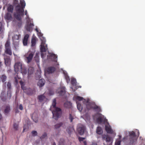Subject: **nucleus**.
I'll return each instance as SVG.
<instances>
[{"mask_svg":"<svg viewBox=\"0 0 145 145\" xmlns=\"http://www.w3.org/2000/svg\"><path fill=\"white\" fill-rule=\"evenodd\" d=\"M56 99H54L51 108H52H52H54L52 111L53 118L56 120H57L61 115L62 113L61 109L56 107Z\"/></svg>","mask_w":145,"mask_h":145,"instance_id":"f257e3e1","label":"nucleus"},{"mask_svg":"<svg viewBox=\"0 0 145 145\" xmlns=\"http://www.w3.org/2000/svg\"><path fill=\"white\" fill-rule=\"evenodd\" d=\"M84 100L85 101L83 102L86 105V108L88 110L93 109L98 112L101 111V109L99 106L93 103L90 102L89 100L86 101Z\"/></svg>","mask_w":145,"mask_h":145,"instance_id":"f03ea898","label":"nucleus"},{"mask_svg":"<svg viewBox=\"0 0 145 145\" xmlns=\"http://www.w3.org/2000/svg\"><path fill=\"white\" fill-rule=\"evenodd\" d=\"M99 114L96 120L97 123L99 124H104L105 127H111L106 118L101 114Z\"/></svg>","mask_w":145,"mask_h":145,"instance_id":"7ed1b4c3","label":"nucleus"},{"mask_svg":"<svg viewBox=\"0 0 145 145\" xmlns=\"http://www.w3.org/2000/svg\"><path fill=\"white\" fill-rule=\"evenodd\" d=\"M20 5L21 7L19 5L16 6L15 8L16 13L20 14L22 16L24 15V9L25 6V3L24 0L20 1Z\"/></svg>","mask_w":145,"mask_h":145,"instance_id":"20e7f679","label":"nucleus"},{"mask_svg":"<svg viewBox=\"0 0 145 145\" xmlns=\"http://www.w3.org/2000/svg\"><path fill=\"white\" fill-rule=\"evenodd\" d=\"M5 53L9 56H11L12 53L10 46V42L9 40H7L5 43Z\"/></svg>","mask_w":145,"mask_h":145,"instance_id":"39448f33","label":"nucleus"},{"mask_svg":"<svg viewBox=\"0 0 145 145\" xmlns=\"http://www.w3.org/2000/svg\"><path fill=\"white\" fill-rule=\"evenodd\" d=\"M32 19L28 18L27 20L26 30L28 31H30L32 29V27L34 26Z\"/></svg>","mask_w":145,"mask_h":145,"instance_id":"423d86ee","label":"nucleus"},{"mask_svg":"<svg viewBox=\"0 0 145 145\" xmlns=\"http://www.w3.org/2000/svg\"><path fill=\"white\" fill-rule=\"evenodd\" d=\"M23 65L20 62H18L16 63L14 65V69L15 72L17 73L18 71H20L22 69Z\"/></svg>","mask_w":145,"mask_h":145,"instance_id":"0eeeda50","label":"nucleus"},{"mask_svg":"<svg viewBox=\"0 0 145 145\" xmlns=\"http://www.w3.org/2000/svg\"><path fill=\"white\" fill-rule=\"evenodd\" d=\"M14 17L18 21H19L18 23V25L19 27H20L22 25V22L21 16H22L20 14L18 13H14Z\"/></svg>","mask_w":145,"mask_h":145,"instance_id":"6e6552de","label":"nucleus"},{"mask_svg":"<svg viewBox=\"0 0 145 145\" xmlns=\"http://www.w3.org/2000/svg\"><path fill=\"white\" fill-rule=\"evenodd\" d=\"M34 55V53L31 51L28 52L27 53L26 55V57L27 60V62L28 63H29L31 61Z\"/></svg>","mask_w":145,"mask_h":145,"instance_id":"1a4fd4ad","label":"nucleus"},{"mask_svg":"<svg viewBox=\"0 0 145 145\" xmlns=\"http://www.w3.org/2000/svg\"><path fill=\"white\" fill-rule=\"evenodd\" d=\"M85 127H77L76 129V132L80 135H82L86 132Z\"/></svg>","mask_w":145,"mask_h":145,"instance_id":"9d476101","label":"nucleus"},{"mask_svg":"<svg viewBox=\"0 0 145 145\" xmlns=\"http://www.w3.org/2000/svg\"><path fill=\"white\" fill-rule=\"evenodd\" d=\"M45 41H43L40 45V50L41 52H45L46 51V48H47L46 45H45Z\"/></svg>","mask_w":145,"mask_h":145,"instance_id":"9b49d317","label":"nucleus"},{"mask_svg":"<svg viewBox=\"0 0 145 145\" xmlns=\"http://www.w3.org/2000/svg\"><path fill=\"white\" fill-rule=\"evenodd\" d=\"M4 59L5 60V64L6 66L9 65L10 63V57L5 56L4 57Z\"/></svg>","mask_w":145,"mask_h":145,"instance_id":"f8f14e48","label":"nucleus"},{"mask_svg":"<svg viewBox=\"0 0 145 145\" xmlns=\"http://www.w3.org/2000/svg\"><path fill=\"white\" fill-rule=\"evenodd\" d=\"M55 67H48L46 69V71L48 73H52L56 70Z\"/></svg>","mask_w":145,"mask_h":145,"instance_id":"ddd939ff","label":"nucleus"},{"mask_svg":"<svg viewBox=\"0 0 145 145\" xmlns=\"http://www.w3.org/2000/svg\"><path fill=\"white\" fill-rule=\"evenodd\" d=\"M45 83V80L44 79H41L37 83V85L40 88L43 86Z\"/></svg>","mask_w":145,"mask_h":145,"instance_id":"4468645a","label":"nucleus"},{"mask_svg":"<svg viewBox=\"0 0 145 145\" xmlns=\"http://www.w3.org/2000/svg\"><path fill=\"white\" fill-rule=\"evenodd\" d=\"M37 98L40 102H42L43 101H45L47 99L44 94L39 95L38 96Z\"/></svg>","mask_w":145,"mask_h":145,"instance_id":"2eb2a0df","label":"nucleus"},{"mask_svg":"<svg viewBox=\"0 0 145 145\" xmlns=\"http://www.w3.org/2000/svg\"><path fill=\"white\" fill-rule=\"evenodd\" d=\"M111 128V127H105V130L108 133L115 135V132Z\"/></svg>","mask_w":145,"mask_h":145,"instance_id":"dca6fc26","label":"nucleus"},{"mask_svg":"<svg viewBox=\"0 0 145 145\" xmlns=\"http://www.w3.org/2000/svg\"><path fill=\"white\" fill-rule=\"evenodd\" d=\"M35 92L34 89H32L30 88L26 90V93L27 95H31Z\"/></svg>","mask_w":145,"mask_h":145,"instance_id":"f3484780","label":"nucleus"},{"mask_svg":"<svg viewBox=\"0 0 145 145\" xmlns=\"http://www.w3.org/2000/svg\"><path fill=\"white\" fill-rule=\"evenodd\" d=\"M21 72L23 75L25 74L27 72V70L25 67L24 65L22 69L20 70Z\"/></svg>","mask_w":145,"mask_h":145,"instance_id":"a211bd4d","label":"nucleus"},{"mask_svg":"<svg viewBox=\"0 0 145 145\" xmlns=\"http://www.w3.org/2000/svg\"><path fill=\"white\" fill-rule=\"evenodd\" d=\"M5 19L7 20H11L12 19V17L11 14L9 13H7L5 16Z\"/></svg>","mask_w":145,"mask_h":145,"instance_id":"6ab92c4d","label":"nucleus"},{"mask_svg":"<svg viewBox=\"0 0 145 145\" xmlns=\"http://www.w3.org/2000/svg\"><path fill=\"white\" fill-rule=\"evenodd\" d=\"M65 93V88L63 87L62 88L60 91H58V93L61 96L64 95Z\"/></svg>","mask_w":145,"mask_h":145,"instance_id":"aec40b11","label":"nucleus"},{"mask_svg":"<svg viewBox=\"0 0 145 145\" xmlns=\"http://www.w3.org/2000/svg\"><path fill=\"white\" fill-rule=\"evenodd\" d=\"M10 110V107L9 105H7L4 111V112L6 114H8Z\"/></svg>","mask_w":145,"mask_h":145,"instance_id":"412c9836","label":"nucleus"},{"mask_svg":"<svg viewBox=\"0 0 145 145\" xmlns=\"http://www.w3.org/2000/svg\"><path fill=\"white\" fill-rule=\"evenodd\" d=\"M13 6L12 5H9L8 7L7 10L8 12L12 13L13 10Z\"/></svg>","mask_w":145,"mask_h":145,"instance_id":"4be33fe9","label":"nucleus"},{"mask_svg":"<svg viewBox=\"0 0 145 145\" xmlns=\"http://www.w3.org/2000/svg\"><path fill=\"white\" fill-rule=\"evenodd\" d=\"M96 133L99 135H101L103 133V130L101 127H97Z\"/></svg>","mask_w":145,"mask_h":145,"instance_id":"5701e85b","label":"nucleus"},{"mask_svg":"<svg viewBox=\"0 0 145 145\" xmlns=\"http://www.w3.org/2000/svg\"><path fill=\"white\" fill-rule=\"evenodd\" d=\"M20 83L21 86V88L24 91L27 90L25 87L24 86L25 84L22 80L20 81Z\"/></svg>","mask_w":145,"mask_h":145,"instance_id":"b1692460","label":"nucleus"},{"mask_svg":"<svg viewBox=\"0 0 145 145\" xmlns=\"http://www.w3.org/2000/svg\"><path fill=\"white\" fill-rule=\"evenodd\" d=\"M36 39L35 37H33L31 40V46H34L36 44Z\"/></svg>","mask_w":145,"mask_h":145,"instance_id":"393cba45","label":"nucleus"},{"mask_svg":"<svg viewBox=\"0 0 145 145\" xmlns=\"http://www.w3.org/2000/svg\"><path fill=\"white\" fill-rule=\"evenodd\" d=\"M76 104L78 109L80 111H82V107L81 106V104L77 101L76 102Z\"/></svg>","mask_w":145,"mask_h":145,"instance_id":"a878e982","label":"nucleus"},{"mask_svg":"<svg viewBox=\"0 0 145 145\" xmlns=\"http://www.w3.org/2000/svg\"><path fill=\"white\" fill-rule=\"evenodd\" d=\"M4 30V27L2 25V23L0 22V34L3 33Z\"/></svg>","mask_w":145,"mask_h":145,"instance_id":"bb28decb","label":"nucleus"},{"mask_svg":"<svg viewBox=\"0 0 145 145\" xmlns=\"http://www.w3.org/2000/svg\"><path fill=\"white\" fill-rule=\"evenodd\" d=\"M106 142L107 143V144H112V141L111 139L108 136L106 138Z\"/></svg>","mask_w":145,"mask_h":145,"instance_id":"cd10ccee","label":"nucleus"},{"mask_svg":"<svg viewBox=\"0 0 145 145\" xmlns=\"http://www.w3.org/2000/svg\"><path fill=\"white\" fill-rule=\"evenodd\" d=\"M50 56L53 58L54 61L55 62H57V59H56L57 58V56L56 55L54 54H50Z\"/></svg>","mask_w":145,"mask_h":145,"instance_id":"c85d7f7f","label":"nucleus"},{"mask_svg":"<svg viewBox=\"0 0 145 145\" xmlns=\"http://www.w3.org/2000/svg\"><path fill=\"white\" fill-rule=\"evenodd\" d=\"M34 71L32 67H30L28 69V75L29 76V75L31 74Z\"/></svg>","mask_w":145,"mask_h":145,"instance_id":"c756f323","label":"nucleus"},{"mask_svg":"<svg viewBox=\"0 0 145 145\" xmlns=\"http://www.w3.org/2000/svg\"><path fill=\"white\" fill-rule=\"evenodd\" d=\"M71 103L70 102H67L64 104V106L67 108H70L71 106Z\"/></svg>","mask_w":145,"mask_h":145,"instance_id":"7c9ffc66","label":"nucleus"},{"mask_svg":"<svg viewBox=\"0 0 145 145\" xmlns=\"http://www.w3.org/2000/svg\"><path fill=\"white\" fill-rule=\"evenodd\" d=\"M65 141L63 138L60 139L59 141L58 145H64Z\"/></svg>","mask_w":145,"mask_h":145,"instance_id":"2f4dec72","label":"nucleus"},{"mask_svg":"<svg viewBox=\"0 0 145 145\" xmlns=\"http://www.w3.org/2000/svg\"><path fill=\"white\" fill-rule=\"evenodd\" d=\"M7 78V77L4 74L2 75L1 77L2 81L3 82H5Z\"/></svg>","mask_w":145,"mask_h":145,"instance_id":"473e14b6","label":"nucleus"},{"mask_svg":"<svg viewBox=\"0 0 145 145\" xmlns=\"http://www.w3.org/2000/svg\"><path fill=\"white\" fill-rule=\"evenodd\" d=\"M76 80L74 78H72L71 79V83L73 85H74L76 84Z\"/></svg>","mask_w":145,"mask_h":145,"instance_id":"72a5a7b5","label":"nucleus"},{"mask_svg":"<svg viewBox=\"0 0 145 145\" xmlns=\"http://www.w3.org/2000/svg\"><path fill=\"white\" fill-rule=\"evenodd\" d=\"M73 127H68L67 130V132L69 134H70L72 130H73Z\"/></svg>","mask_w":145,"mask_h":145,"instance_id":"f704fd0d","label":"nucleus"},{"mask_svg":"<svg viewBox=\"0 0 145 145\" xmlns=\"http://www.w3.org/2000/svg\"><path fill=\"white\" fill-rule=\"evenodd\" d=\"M19 39V36L17 35H14L12 37V39L13 40H18Z\"/></svg>","mask_w":145,"mask_h":145,"instance_id":"c9c22d12","label":"nucleus"},{"mask_svg":"<svg viewBox=\"0 0 145 145\" xmlns=\"http://www.w3.org/2000/svg\"><path fill=\"white\" fill-rule=\"evenodd\" d=\"M76 100L78 101H81L83 100V98L82 97L79 96H77L75 97Z\"/></svg>","mask_w":145,"mask_h":145,"instance_id":"e433bc0d","label":"nucleus"},{"mask_svg":"<svg viewBox=\"0 0 145 145\" xmlns=\"http://www.w3.org/2000/svg\"><path fill=\"white\" fill-rule=\"evenodd\" d=\"M1 100L3 101H5L7 100L6 96L3 95H2L1 96Z\"/></svg>","mask_w":145,"mask_h":145,"instance_id":"4c0bfd02","label":"nucleus"},{"mask_svg":"<svg viewBox=\"0 0 145 145\" xmlns=\"http://www.w3.org/2000/svg\"><path fill=\"white\" fill-rule=\"evenodd\" d=\"M121 141V140L117 139L115 142V145H120Z\"/></svg>","mask_w":145,"mask_h":145,"instance_id":"58836bf2","label":"nucleus"},{"mask_svg":"<svg viewBox=\"0 0 145 145\" xmlns=\"http://www.w3.org/2000/svg\"><path fill=\"white\" fill-rule=\"evenodd\" d=\"M47 134L46 133H44L40 137V139L41 140L44 138L46 137H47Z\"/></svg>","mask_w":145,"mask_h":145,"instance_id":"ea45409f","label":"nucleus"},{"mask_svg":"<svg viewBox=\"0 0 145 145\" xmlns=\"http://www.w3.org/2000/svg\"><path fill=\"white\" fill-rule=\"evenodd\" d=\"M74 118H73V116L71 114H69V119L70 121V122H72V121L73 120Z\"/></svg>","mask_w":145,"mask_h":145,"instance_id":"a19ab883","label":"nucleus"},{"mask_svg":"<svg viewBox=\"0 0 145 145\" xmlns=\"http://www.w3.org/2000/svg\"><path fill=\"white\" fill-rule=\"evenodd\" d=\"M7 86L8 89H11V84L10 82H7Z\"/></svg>","mask_w":145,"mask_h":145,"instance_id":"79ce46f5","label":"nucleus"},{"mask_svg":"<svg viewBox=\"0 0 145 145\" xmlns=\"http://www.w3.org/2000/svg\"><path fill=\"white\" fill-rule=\"evenodd\" d=\"M31 133L32 135L34 137L36 136L37 134V132L35 131H33L31 132Z\"/></svg>","mask_w":145,"mask_h":145,"instance_id":"37998d69","label":"nucleus"},{"mask_svg":"<svg viewBox=\"0 0 145 145\" xmlns=\"http://www.w3.org/2000/svg\"><path fill=\"white\" fill-rule=\"evenodd\" d=\"M129 135L131 136L135 137V133L133 131H132L129 133Z\"/></svg>","mask_w":145,"mask_h":145,"instance_id":"c03bdc74","label":"nucleus"},{"mask_svg":"<svg viewBox=\"0 0 145 145\" xmlns=\"http://www.w3.org/2000/svg\"><path fill=\"white\" fill-rule=\"evenodd\" d=\"M29 36L28 34H27L25 35L24 37V39L27 40L28 41Z\"/></svg>","mask_w":145,"mask_h":145,"instance_id":"a18cd8bd","label":"nucleus"},{"mask_svg":"<svg viewBox=\"0 0 145 145\" xmlns=\"http://www.w3.org/2000/svg\"><path fill=\"white\" fill-rule=\"evenodd\" d=\"M63 125V123L62 122H60L57 124L55 127H61Z\"/></svg>","mask_w":145,"mask_h":145,"instance_id":"49530a36","label":"nucleus"},{"mask_svg":"<svg viewBox=\"0 0 145 145\" xmlns=\"http://www.w3.org/2000/svg\"><path fill=\"white\" fill-rule=\"evenodd\" d=\"M27 41H28L27 40H26L23 39V42L24 45L26 46L27 45Z\"/></svg>","mask_w":145,"mask_h":145,"instance_id":"de8ad7c7","label":"nucleus"},{"mask_svg":"<svg viewBox=\"0 0 145 145\" xmlns=\"http://www.w3.org/2000/svg\"><path fill=\"white\" fill-rule=\"evenodd\" d=\"M78 140L80 142L83 141L86 139L85 138L79 137L78 138Z\"/></svg>","mask_w":145,"mask_h":145,"instance_id":"09e8293b","label":"nucleus"},{"mask_svg":"<svg viewBox=\"0 0 145 145\" xmlns=\"http://www.w3.org/2000/svg\"><path fill=\"white\" fill-rule=\"evenodd\" d=\"M25 14L26 16V19H28V18H30L29 17V15L27 14V10H25Z\"/></svg>","mask_w":145,"mask_h":145,"instance_id":"8fccbe9b","label":"nucleus"},{"mask_svg":"<svg viewBox=\"0 0 145 145\" xmlns=\"http://www.w3.org/2000/svg\"><path fill=\"white\" fill-rule=\"evenodd\" d=\"M102 138L103 140H104L105 139H106V138L108 136L105 135H102Z\"/></svg>","mask_w":145,"mask_h":145,"instance_id":"3c124183","label":"nucleus"},{"mask_svg":"<svg viewBox=\"0 0 145 145\" xmlns=\"http://www.w3.org/2000/svg\"><path fill=\"white\" fill-rule=\"evenodd\" d=\"M19 108L21 110H22L23 109V107L22 104H20L19 106Z\"/></svg>","mask_w":145,"mask_h":145,"instance_id":"603ef678","label":"nucleus"},{"mask_svg":"<svg viewBox=\"0 0 145 145\" xmlns=\"http://www.w3.org/2000/svg\"><path fill=\"white\" fill-rule=\"evenodd\" d=\"M18 123H14L13 125V127H18Z\"/></svg>","mask_w":145,"mask_h":145,"instance_id":"864d4df0","label":"nucleus"},{"mask_svg":"<svg viewBox=\"0 0 145 145\" xmlns=\"http://www.w3.org/2000/svg\"><path fill=\"white\" fill-rule=\"evenodd\" d=\"M119 138L117 139V140H121V136L120 135H118Z\"/></svg>","mask_w":145,"mask_h":145,"instance_id":"5fc2aeb1","label":"nucleus"},{"mask_svg":"<svg viewBox=\"0 0 145 145\" xmlns=\"http://www.w3.org/2000/svg\"><path fill=\"white\" fill-rule=\"evenodd\" d=\"M15 82L17 84L18 82L17 78L16 77H15Z\"/></svg>","mask_w":145,"mask_h":145,"instance_id":"6e6d98bb","label":"nucleus"},{"mask_svg":"<svg viewBox=\"0 0 145 145\" xmlns=\"http://www.w3.org/2000/svg\"><path fill=\"white\" fill-rule=\"evenodd\" d=\"M66 79L67 82L69 81H70V78L69 76L67 77L66 78Z\"/></svg>","mask_w":145,"mask_h":145,"instance_id":"4d7b16f0","label":"nucleus"},{"mask_svg":"<svg viewBox=\"0 0 145 145\" xmlns=\"http://www.w3.org/2000/svg\"><path fill=\"white\" fill-rule=\"evenodd\" d=\"M9 95V99H10V98H11V93H7V95Z\"/></svg>","mask_w":145,"mask_h":145,"instance_id":"13d9d810","label":"nucleus"},{"mask_svg":"<svg viewBox=\"0 0 145 145\" xmlns=\"http://www.w3.org/2000/svg\"><path fill=\"white\" fill-rule=\"evenodd\" d=\"M83 143L84 145H87V142L86 141H84Z\"/></svg>","mask_w":145,"mask_h":145,"instance_id":"bf43d9fd","label":"nucleus"},{"mask_svg":"<svg viewBox=\"0 0 145 145\" xmlns=\"http://www.w3.org/2000/svg\"><path fill=\"white\" fill-rule=\"evenodd\" d=\"M52 145H56V143L55 142H52Z\"/></svg>","mask_w":145,"mask_h":145,"instance_id":"052dcab7","label":"nucleus"},{"mask_svg":"<svg viewBox=\"0 0 145 145\" xmlns=\"http://www.w3.org/2000/svg\"><path fill=\"white\" fill-rule=\"evenodd\" d=\"M91 145H97L96 143H92Z\"/></svg>","mask_w":145,"mask_h":145,"instance_id":"680f3d73","label":"nucleus"},{"mask_svg":"<svg viewBox=\"0 0 145 145\" xmlns=\"http://www.w3.org/2000/svg\"><path fill=\"white\" fill-rule=\"evenodd\" d=\"M18 1L17 0H14V3H18Z\"/></svg>","mask_w":145,"mask_h":145,"instance_id":"e2e57ef3","label":"nucleus"},{"mask_svg":"<svg viewBox=\"0 0 145 145\" xmlns=\"http://www.w3.org/2000/svg\"><path fill=\"white\" fill-rule=\"evenodd\" d=\"M2 115L0 113V120H1L2 118Z\"/></svg>","mask_w":145,"mask_h":145,"instance_id":"0e129e2a","label":"nucleus"},{"mask_svg":"<svg viewBox=\"0 0 145 145\" xmlns=\"http://www.w3.org/2000/svg\"><path fill=\"white\" fill-rule=\"evenodd\" d=\"M2 48V46H0V52L1 51V50Z\"/></svg>","mask_w":145,"mask_h":145,"instance_id":"69168bd1","label":"nucleus"},{"mask_svg":"<svg viewBox=\"0 0 145 145\" xmlns=\"http://www.w3.org/2000/svg\"><path fill=\"white\" fill-rule=\"evenodd\" d=\"M43 53H41V57H43Z\"/></svg>","mask_w":145,"mask_h":145,"instance_id":"338daca9","label":"nucleus"},{"mask_svg":"<svg viewBox=\"0 0 145 145\" xmlns=\"http://www.w3.org/2000/svg\"><path fill=\"white\" fill-rule=\"evenodd\" d=\"M41 40H42V42L43 41H44V40L45 41V40H46L45 39H44V38L43 39V40H42V39H41Z\"/></svg>","mask_w":145,"mask_h":145,"instance_id":"774afa93","label":"nucleus"}]
</instances>
